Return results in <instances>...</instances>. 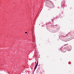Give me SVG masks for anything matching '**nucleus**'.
Returning <instances> with one entry per match:
<instances>
[{
    "mask_svg": "<svg viewBox=\"0 0 74 74\" xmlns=\"http://www.w3.org/2000/svg\"><path fill=\"white\" fill-rule=\"evenodd\" d=\"M31 12L32 14H33V12Z\"/></svg>",
    "mask_w": 74,
    "mask_h": 74,
    "instance_id": "obj_8",
    "label": "nucleus"
},
{
    "mask_svg": "<svg viewBox=\"0 0 74 74\" xmlns=\"http://www.w3.org/2000/svg\"><path fill=\"white\" fill-rule=\"evenodd\" d=\"M66 49H67V51H71V49L69 48V47L68 48V49H66V48H64V52H66Z\"/></svg>",
    "mask_w": 74,
    "mask_h": 74,
    "instance_id": "obj_2",
    "label": "nucleus"
},
{
    "mask_svg": "<svg viewBox=\"0 0 74 74\" xmlns=\"http://www.w3.org/2000/svg\"><path fill=\"white\" fill-rule=\"evenodd\" d=\"M69 38H66V39H69Z\"/></svg>",
    "mask_w": 74,
    "mask_h": 74,
    "instance_id": "obj_10",
    "label": "nucleus"
},
{
    "mask_svg": "<svg viewBox=\"0 0 74 74\" xmlns=\"http://www.w3.org/2000/svg\"><path fill=\"white\" fill-rule=\"evenodd\" d=\"M38 62H37V64H36V66H38Z\"/></svg>",
    "mask_w": 74,
    "mask_h": 74,
    "instance_id": "obj_4",
    "label": "nucleus"
},
{
    "mask_svg": "<svg viewBox=\"0 0 74 74\" xmlns=\"http://www.w3.org/2000/svg\"><path fill=\"white\" fill-rule=\"evenodd\" d=\"M33 40H32V44L33 45V48H35L36 47V40L34 38L35 35L34 34H32Z\"/></svg>",
    "mask_w": 74,
    "mask_h": 74,
    "instance_id": "obj_1",
    "label": "nucleus"
},
{
    "mask_svg": "<svg viewBox=\"0 0 74 74\" xmlns=\"http://www.w3.org/2000/svg\"><path fill=\"white\" fill-rule=\"evenodd\" d=\"M37 66H36H36H35V67L34 68V69L35 70H36V69L37 68Z\"/></svg>",
    "mask_w": 74,
    "mask_h": 74,
    "instance_id": "obj_3",
    "label": "nucleus"
},
{
    "mask_svg": "<svg viewBox=\"0 0 74 74\" xmlns=\"http://www.w3.org/2000/svg\"><path fill=\"white\" fill-rule=\"evenodd\" d=\"M61 5H62V6H63L64 5L63 4V3H62Z\"/></svg>",
    "mask_w": 74,
    "mask_h": 74,
    "instance_id": "obj_7",
    "label": "nucleus"
},
{
    "mask_svg": "<svg viewBox=\"0 0 74 74\" xmlns=\"http://www.w3.org/2000/svg\"><path fill=\"white\" fill-rule=\"evenodd\" d=\"M67 36H68V35H66V36H63V37H67Z\"/></svg>",
    "mask_w": 74,
    "mask_h": 74,
    "instance_id": "obj_5",
    "label": "nucleus"
},
{
    "mask_svg": "<svg viewBox=\"0 0 74 74\" xmlns=\"http://www.w3.org/2000/svg\"><path fill=\"white\" fill-rule=\"evenodd\" d=\"M68 45V43H66V44L65 45H64V46H65V45Z\"/></svg>",
    "mask_w": 74,
    "mask_h": 74,
    "instance_id": "obj_6",
    "label": "nucleus"
},
{
    "mask_svg": "<svg viewBox=\"0 0 74 74\" xmlns=\"http://www.w3.org/2000/svg\"><path fill=\"white\" fill-rule=\"evenodd\" d=\"M31 32H33V31H31Z\"/></svg>",
    "mask_w": 74,
    "mask_h": 74,
    "instance_id": "obj_11",
    "label": "nucleus"
},
{
    "mask_svg": "<svg viewBox=\"0 0 74 74\" xmlns=\"http://www.w3.org/2000/svg\"><path fill=\"white\" fill-rule=\"evenodd\" d=\"M25 33L26 34H27V32H25Z\"/></svg>",
    "mask_w": 74,
    "mask_h": 74,
    "instance_id": "obj_9",
    "label": "nucleus"
}]
</instances>
